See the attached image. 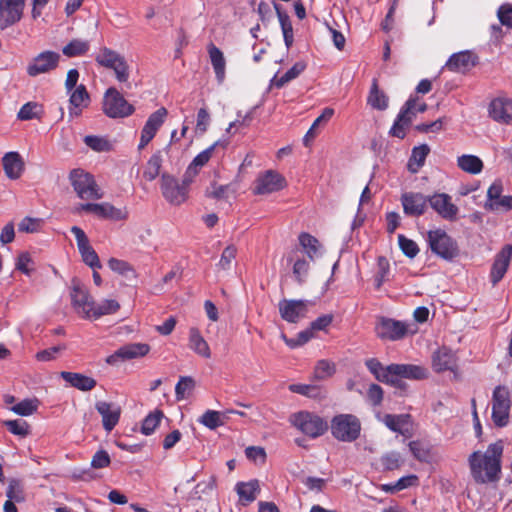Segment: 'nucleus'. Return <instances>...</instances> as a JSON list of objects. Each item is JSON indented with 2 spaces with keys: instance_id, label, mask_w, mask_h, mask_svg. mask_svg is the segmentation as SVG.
<instances>
[{
  "instance_id": "f257e3e1",
  "label": "nucleus",
  "mask_w": 512,
  "mask_h": 512,
  "mask_svg": "<svg viewBox=\"0 0 512 512\" xmlns=\"http://www.w3.org/2000/svg\"><path fill=\"white\" fill-rule=\"evenodd\" d=\"M503 446L499 443L490 444L487 450L473 452L468 459L471 475L477 483L494 482L501 472Z\"/></svg>"
},
{
  "instance_id": "f03ea898",
  "label": "nucleus",
  "mask_w": 512,
  "mask_h": 512,
  "mask_svg": "<svg viewBox=\"0 0 512 512\" xmlns=\"http://www.w3.org/2000/svg\"><path fill=\"white\" fill-rule=\"evenodd\" d=\"M95 61L100 66L113 70L117 81L124 84V88H133L132 83L129 81V65L121 54L112 49L104 47L96 56Z\"/></svg>"
},
{
  "instance_id": "7ed1b4c3",
  "label": "nucleus",
  "mask_w": 512,
  "mask_h": 512,
  "mask_svg": "<svg viewBox=\"0 0 512 512\" xmlns=\"http://www.w3.org/2000/svg\"><path fill=\"white\" fill-rule=\"evenodd\" d=\"M330 430L332 436L338 441L353 442L361 433V422L353 414H338L331 420Z\"/></svg>"
},
{
  "instance_id": "20e7f679",
  "label": "nucleus",
  "mask_w": 512,
  "mask_h": 512,
  "mask_svg": "<svg viewBox=\"0 0 512 512\" xmlns=\"http://www.w3.org/2000/svg\"><path fill=\"white\" fill-rule=\"evenodd\" d=\"M426 240L432 253L444 260L451 261L459 254L457 242L443 229L428 231Z\"/></svg>"
},
{
  "instance_id": "39448f33",
  "label": "nucleus",
  "mask_w": 512,
  "mask_h": 512,
  "mask_svg": "<svg viewBox=\"0 0 512 512\" xmlns=\"http://www.w3.org/2000/svg\"><path fill=\"white\" fill-rule=\"evenodd\" d=\"M69 180L77 196L82 200H99L103 192L97 185L94 177L82 169H73Z\"/></svg>"
},
{
  "instance_id": "423d86ee",
  "label": "nucleus",
  "mask_w": 512,
  "mask_h": 512,
  "mask_svg": "<svg viewBox=\"0 0 512 512\" xmlns=\"http://www.w3.org/2000/svg\"><path fill=\"white\" fill-rule=\"evenodd\" d=\"M290 422L302 433L312 438L323 435L328 429L326 421L320 416L307 411L293 414L290 417Z\"/></svg>"
},
{
  "instance_id": "0eeeda50",
  "label": "nucleus",
  "mask_w": 512,
  "mask_h": 512,
  "mask_svg": "<svg viewBox=\"0 0 512 512\" xmlns=\"http://www.w3.org/2000/svg\"><path fill=\"white\" fill-rule=\"evenodd\" d=\"M134 107L115 87L106 90L103 99V111L110 118L128 117L134 112Z\"/></svg>"
},
{
  "instance_id": "6e6552de",
  "label": "nucleus",
  "mask_w": 512,
  "mask_h": 512,
  "mask_svg": "<svg viewBox=\"0 0 512 512\" xmlns=\"http://www.w3.org/2000/svg\"><path fill=\"white\" fill-rule=\"evenodd\" d=\"M160 189L165 200L172 205H181L188 198L189 189L168 173L161 175Z\"/></svg>"
},
{
  "instance_id": "1a4fd4ad",
  "label": "nucleus",
  "mask_w": 512,
  "mask_h": 512,
  "mask_svg": "<svg viewBox=\"0 0 512 512\" xmlns=\"http://www.w3.org/2000/svg\"><path fill=\"white\" fill-rule=\"evenodd\" d=\"M510 410L509 391L504 386H497L492 396V420L498 427L508 424Z\"/></svg>"
},
{
  "instance_id": "9d476101",
  "label": "nucleus",
  "mask_w": 512,
  "mask_h": 512,
  "mask_svg": "<svg viewBox=\"0 0 512 512\" xmlns=\"http://www.w3.org/2000/svg\"><path fill=\"white\" fill-rule=\"evenodd\" d=\"M72 306L76 313L83 318H92L94 302L89 295L86 287L78 280H72L70 291Z\"/></svg>"
},
{
  "instance_id": "9b49d317",
  "label": "nucleus",
  "mask_w": 512,
  "mask_h": 512,
  "mask_svg": "<svg viewBox=\"0 0 512 512\" xmlns=\"http://www.w3.org/2000/svg\"><path fill=\"white\" fill-rule=\"evenodd\" d=\"M60 54L54 51H44L34 57L27 66V74L36 77L40 74H46L58 67Z\"/></svg>"
},
{
  "instance_id": "f8f14e48",
  "label": "nucleus",
  "mask_w": 512,
  "mask_h": 512,
  "mask_svg": "<svg viewBox=\"0 0 512 512\" xmlns=\"http://www.w3.org/2000/svg\"><path fill=\"white\" fill-rule=\"evenodd\" d=\"M375 333L382 340L396 341L407 334V326L404 322L380 317L375 326Z\"/></svg>"
},
{
  "instance_id": "ddd939ff",
  "label": "nucleus",
  "mask_w": 512,
  "mask_h": 512,
  "mask_svg": "<svg viewBox=\"0 0 512 512\" xmlns=\"http://www.w3.org/2000/svg\"><path fill=\"white\" fill-rule=\"evenodd\" d=\"M89 212L95 214L99 218L110 219L114 221L125 220L128 212L125 209H119L110 203H84L76 208V212Z\"/></svg>"
},
{
  "instance_id": "4468645a",
  "label": "nucleus",
  "mask_w": 512,
  "mask_h": 512,
  "mask_svg": "<svg viewBox=\"0 0 512 512\" xmlns=\"http://www.w3.org/2000/svg\"><path fill=\"white\" fill-rule=\"evenodd\" d=\"M430 207L443 219L455 221L459 214V208L452 202V197L447 193H434L429 196Z\"/></svg>"
},
{
  "instance_id": "2eb2a0df",
  "label": "nucleus",
  "mask_w": 512,
  "mask_h": 512,
  "mask_svg": "<svg viewBox=\"0 0 512 512\" xmlns=\"http://www.w3.org/2000/svg\"><path fill=\"white\" fill-rule=\"evenodd\" d=\"M310 301L283 299L279 302V313L283 320L289 323H297L308 312Z\"/></svg>"
},
{
  "instance_id": "dca6fc26",
  "label": "nucleus",
  "mask_w": 512,
  "mask_h": 512,
  "mask_svg": "<svg viewBox=\"0 0 512 512\" xmlns=\"http://www.w3.org/2000/svg\"><path fill=\"white\" fill-rule=\"evenodd\" d=\"M167 114V109L161 107L148 117L141 131L140 143L138 145L139 150L147 146L155 137L156 133L165 122Z\"/></svg>"
},
{
  "instance_id": "f3484780",
  "label": "nucleus",
  "mask_w": 512,
  "mask_h": 512,
  "mask_svg": "<svg viewBox=\"0 0 512 512\" xmlns=\"http://www.w3.org/2000/svg\"><path fill=\"white\" fill-rule=\"evenodd\" d=\"M71 232L76 238L78 250L82 260L92 269L101 268L99 257L93 247L89 243V239L85 232L78 226H73Z\"/></svg>"
},
{
  "instance_id": "a211bd4d",
  "label": "nucleus",
  "mask_w": 512,
  "mask_h": 512,
  "mask_svg": "<svg viewBox=\"0 0 512 512\" xmlns=\"http://www.w3.org/2000/svg\"><path fill=\"white\" fill-rule=\"evenodd\" d=\"M401 204L405 215L419 217L427 210L429 196L420 192H405L401 195Z\"/></svg>"
},
{
  "instance_id": "6ab92c4d",
  "label": "nucleus",
  "mask_w": 512,
  "mask_h": 512,
  "mask_svg": "<svg viewBox=\"0 0 512 512\" xmlns=\"http://www.w3.org/2000/svg\"><path fill=\"white\" fill-rule=\"evenodd\" d=\"M150 350L148 344L144 343H130L120 347L113 354L106 358V363L109 365H117L120 362L131 360L134 358L145 356Z\"/></svg>"
},
{
  "instance_id": "aec40b11",
  "label": "nucleus",
  "mask_w": 512,
  "mask_h": 512,
  "mask_svg": "<svg viewBox=\"0 0 512 512\" xmlns=\"http://www.w3.org/2000/svg\"><path fill=\"white\" fill-rule=\"evenodd\" d=\"M512 258V244H506L495 255L490 270V282L493 286L498 284L505 276Z\"/></svg>"
},
{
  "instance_id": "412c9836",
  "label": "nucleus",
  "mask_w": 512,
  "mask_h": 512,
  "mask_svg": "<svg viewBox=\"0 0 512 512\" xmlns=\"http://www.w3.org/2000/svg\"><path fill=\"white\" fill-rule=\"evenodd\" d=\"M489 117L500 124L512 123V99L508 97H497L493 99L488 107Z\"/></svg>"
},
{
  "instance_id": "4be33fe9",
  "label": "nucleus",
  "mask_w": 512,
  "mask_h": 512,
  "mask_svg": "<svg viewBox=\"0 0 512 512\" xmlns=\"http://www.w3.org/2000/svg\"><path fill=\"white\" fill-rule=\"evenodd\" d=\"M285 185V179L277 172L268 170L256 180L254 194L263 195L281 190Z\"/></svg>"
},
{
  "instance_id": "5701e85b",
  "label": "nucleus",
  "mask_w": 512,
  "mask_h": 512,
  "mask_svg": "<svg viewBox=\"0 0 512 512\" xmlns=\"http://www.w3.org/2000/svg\"><path fill=\"white\" fill-rule=\"evenodd\" d=\"M95 408L102 417L103 428L107 432L112 431L120 419V406L111 402L98 401L95 404Z\"/></svg>"
},
{
  "instance_id": "b1692460",
  "label": "nucleus",
  "mask_w": 512,
  "mask_h": 512,
  "mask_svg": "<svg viewBox=\"0 0 512 512\" xmlns=\"http://www.w3.org/2000/svg\"><path fill=\"white\" fill-rule=\"evenodd\" d=\"M432 367L437 373L444 371L455 372L457 369L456 354L446 347L439 348L433 353Z\"/></svg>"
},
{
  "instance_id": "393cba45",
  "label": "nucleus",
  "mask_w": 512,
  "mask_h": 512,
  "mask_svg": "<svg viewBox=\"0 0 512 512\" xmlns=\"http://www.w3.org/2000/svg\"><path fill=\"white\" fill-rule=\"evenodd\" d=\"M477 63V57L470 51L454 53L446 62L445 67L453 72L464 73L474 67Z\"/></svg>"
},
{
  "instance_id": "a878e982",
  "label": "nucleus",
  "mask_w": 512,
  "mask_h": 512,
  "mask_svg": "<svg viewBox=\"0 0 512 512\" xmlns=\"http://www.w3.org/2000/svg\"><path fill=\"white\" fill-rule=\"evenodd\" d=\"M388 372L402 379L422 380L427 378V369L415 364H390Z\"/></svg>"
},
{
  "instance_id": "bb28decb",
  "label": "nucleus",
  "mask_w": 512,
  "mask_h": 512,
  "mask_svg": "<svg viewBox=\"0 0 512 512\" xmlns=\"http://www.w3.org/2000/svg\"><path fill=\"white\" fill-rule=\"evenodd\" d=\"M24 0H2L0 3V16L5 26L13 25L21 19Z\"/></svg>"
},
{
  "instance_id": "cd10ccee",
  "label": "nucleus",
  "mask_w": 512,
  "mask_h": 512,
  "mask_svg": "<svg viewBox=\"0 0 512 512\" xmlns=\"http://www.w3.org/2000/svg\"><path fill=\"white\" fill-rule=\"evenodd\" d=\"M89 102L90 97L87 89L83 84H80L71 91L69 98V116L71 118L78 117L81 114L82 109L89 105Z\"/></svg>"
},
{
  "instance_id": "c85d7f7f",
  "label": "nucleus",
  "mask_w": 512,
  "mask_h": 512,
  "mask_svg": "<svg viewBox=\"0 0 512 512\" xmlns=\"http://www.w3.org/2000/svg\"><path fill=\"white\" fill-rule=\"evenodd\" d=\"M60 376L70 386L84 392L91 391L97 385V382L94 378L88 377L81 373L62 371Z\"/></svg>"
},
{
  "instance_id": "c756f323",
  "label": "nucleus",
  "mask_w": 512,
  "mask_h": 512,
  "mask_svg": "<svg viewBox=\"0 0 512 512\" xmlns=\"http://www.w3.org/2000/svg\"><path fill=\"white\" fill-rule=\"evenodd\" d=\"M5 174L10 179H18L23 170L24 163L17 152H8L2 158Z\"/></svg>"
},
{
  "instance_id": "7c9ffc66",
  "label": "nucleus",
  "mask_w": 512,
  "mask_h": 512,
  "mask_svg": "<svg viewBox=\"0 0 512 512\" xmlns=\"http://www.w3.org/2000/svg\"><path fill=\"white\" fill-rule=\"evenodd\" d=\"M235 490L239 496L241 505L246 506L257 498V495L260 492V486L258 480L238 482Z\"/></svg>"
},
{
  "instance_id": "2f4dec72",
  "label": "nucleus",
  "mask_w": 512,
  "mask_h": 512,
  "mask_svg": "<svg viewBox=\"0 0 512 512\" xmlns=\"http://www.w3.org/2000/svg\"><path fill=\"white\" fill-rule=\"evenodd\" d=\"M208 54L216 75V79L219 83H222L225 79L226 70V61L223 52L213 43H211L208 45Z\"/></svg>"
},
{
  "instance_id": "473e14b6",
  "label": "nucleus",
  "mask_w": 512,
  "mask_h": 512,
  "mask_svg": "<svg viewBox=\"0 0 512 512\" xmlns=\"http://www.w3.org/2000/svg\"><path fill=\"white\" fill-rule=\"evenodd\" d=\"M367 104L373 109L384 111L388 108L389 97L386 93L380 90L377 79H373L371 88L367 97Z\"/></svg>"
},
{
  "instance_id": "72a5a7b5",
  "label": "nucleus",
  "mask_w": 512,
  "mask_h": 512,
  "mask_svg": "<svg viewBox=\"0 0 512 512\" xmlns=\"http://www.w3.org/2000/svg\"><path fill=\"white\" fill-rule=\"evenodd\" d=\"M189 347L201 357L207 359L211 357V351L208 343L202 337L200 331L195 327H192L189 330Z\"/></svg>"
},
{
  "instance_id": "f704fd0d",
  "label": "nucleus",
  "mask_w": 512,
  "mask_h": 512,
  "mask_svg": "<svg viewBox=\"0 0 512 512\" xmlns=\"http://www.w3.org/2000/svg\"><path fill=\"white\" fill-rule=\"evenodd\" d=\"M457 165L461 170L469 174H479L483 169L482 160L479 157L470 154L459 156L457 159Z\"/></svg>"
},
{
  "instance_id": "c9c22d12",
  "label": "nucleus",
  "mask_w": 512,
  "mask_h": 512,
  "mask_svg": "<svg viewBox=\"0 0 512 512\" xmlns=\"http://www.w3.org/2000/svg\"><path fill=\"white\" fill-rule=\"evenodd\" d=\"M299 243L311 260L321 255V245L319 241L309 233H301L299 235Z\"/></svg>"
},
{
  "instance_id": "e433bc0d",
  "label": "nucleus",
  "mask_w": 512,
  "mask_h": 512,
  "mask_svg": "<svg viewBox=\"0 0 512 512\" xmlns=\"http://www.w3.org/2000/svg\"><path fill=\"white\" fill-rule=\"evenodd\" d=\"M430 152L427 144L414 147L408 162V168L411 172L416 173L424 165L425 159Z\"/></svg>"
},
{
  "instance_id": "4c0bfd02",
  "label": "nucleus",
  "mask_w": 512,
  "mask_h": 512,
  "mask_svg": "<svg viewBox=\"0 0 512 512\" xmlns=\"http://www.w3.org/2000/svg\"><path fill=\"white\" fill-rule=\"evenodd\" d=\"M277 16L281 25L284 42L287 48H290L294 41L293 27L289 15L281 11L279 5H275Z\"/></svg>"
},
{
  "instance_id": "58836bf2",
  "label": "nucleus",
  "mask_w": 512,
  "mask_h": 512,
  "mask_svg": "<svg viewBox=\"0 0 512 512\" xmlns=\"http://www.w3.org/2000/svg\"><path fill=\"white\" fill-rule=\"evenodd\" d=\"M90 48L89 41L82 39H72L62 48V53L69 57H79L85 55Z\"/></svg>"
},
{
  "instance_id": "ea45409f",
  "label": "nucleus",
  "mask_w": 512,
  "mask_h": 512,
  "mask_svg": "<svg viewBox=\"0 0 512 512\" xmlns=\"http://www.w3.org/2000/svg\"><path fill=\"white\" fill-rule=\"evenodd\" d=\"M306 69V63L303 61L296 62L285 74L277 78L273 77L272 84L277 88L283 87L288 82L297 78Z\"/></svg>"
},
{
  "instance_id": "a19ab883",
  "label": "nucleus",
  "mask_w": 512,
  "mask_h": 512,
  "mask_svg": "<svg viewBox=\"0 0 512 512\" xmlns=\"http://www.w3.org/2000/svg\"><path fill=\"white\" fill-rule=\"evenodd\" d=\"M333 114L334 110L332 108L327 107L322 111L321 115L314 120L312 126L304 136L303 142L305 146H308L310 141H312L316 137L318 133L317 128L320 125L328 122L332 118Z\"/></svg>"
},
{
  "instance_id": "79ce46f5",
  "label": "nucleus",
  "mask_w": 512,
  "mask_h": 512,
  "mask_svg": "<svg viewBox=\"0 0 512 512\" xmlns=\"http://www.w3.org/2000/svg\"><path fill=\"white\" fill-rule=\"evenodd\" d=\"M162 151H156L148 160L146 168L143 172V176L148 181H153L160 173L162 166Z\"/></svg>"
},
{
  "instance_id": "37998d69",
  "label": "nucleus",
  "mask_w": 512,
  "mask_h": 512,
  "mask_svg": "<svg viewBox=\"0 0 512 512\" xmlns=\"http://www.w3.org/2000/svg\"><path fill=\"white\" fill-rule=\"evenodd\" d=\"M365 364L367 369L380 382L385 383L388 380L389 376L392 375L391 373L388 372L389 365L384 367L382 363L376 358L367 359Z\"/></svg>"
},
{
  "instance_id": "c03bdc74",
  "label": "nucleus",
  "mask_w": 512,
  "mask_h": 512,
  "mask_svg": "<svg viewBox=\"0 0 512 512\" xmlns=\"http://www.w3.org/2000/svg\"><path fill=\"white\" fill-rule=\"evenodd\" d=\"M195 388V381L190 376L180 377L178 383L175 386V395L177 400H183L188 398Z\"/></svg>"
},
{
  "instance_id": "a18cd8bd",
  "label": "nucleus",
  "mask_w": 512,
  "mask_h": 512,
  "mask_svg": "<svg viewBox=\"0 0 512 512\" xmlns=\"http://www.w3.org/2000/svg\"><path fill=\"white\" fill-rule=\"evenodd\" d=\"M108 266L112 271L126 277L129 280L136 278L135 270L128 262L124 260L111 258L108 261Z\"/></svg>"
},
{
  "instance_id": "49530a36",
  "label": "nucleus",
  "mask_w": 512,
  "mask_h": 512,
  "mask_svg": "<svg viewBox=\"0 0 512 512\" xmlns=\"http://www.w3.org/2000/svg\"><path fill=\"white\" fill-rule=\"evenodd\" d=\"M227 143L226 142H220L217 141L211 146H209L207 149L200 152L190 163L194 167L198 168L199 170L211 159L214 151L217 149V147H221L222 149L226 148Z\"/></svg>"
},
{
  "instance_id": "de8ad7c7",
  "label": "nucleus",
  "mask_w": 512,
  "mask_h": 512,
  "mask_svg": "<svg viewBox=\"0 0 512 512\" xmlns=\"http://www.w3.org/2000/svg\"><path fill=\"white\" fill-rule=\"evenodd\" d=\"M39 400L37 398L24 399L11 407V411L20 416H30L37 411Z\"/></svg>"
},
{
  "instance_id": "09e8293b",
  "label": "nucleus",
  "mask_w": 512,
  "mask_h": 512,
  "mask_svg": "<svg viewBox=\"0 0 512 512\" xmlns=\"http://www.w3.org/2000/svg\"><path fill=\"white\" fill-rule=\"evenodd\" d=\"M335 373V364L329 360H319L314 368L313 378L315 380H324Z\"/></svg>"
},
{
  "instance_id": "8fccbe9b",
  "label": "nucleus",
  "mask_w": 512,
  "mask_h": 512,
  "mask_svg": "<svg viewBox=\"0 0 512 512\" xmlns=\"http://www.w3.org/2000/svg\"><path fill=\"white\" fill-rule=\"evenodd\" d=\"M412 121V117H406L404 113H399L390 129V134L393 137L403 139L406 135V128L409 127Z\"/></svg>"
},
{
  "instance_id": "3c124183",
  "label": "nucleus",
  "mask_w": 512,
  "mask_h": 512,
  "mask_svg": "<svg viewBox=\"0 0 512 512\" xmlns=\"http://www.w3.org/2000/svg\"><path fill=\"white\" fill-rule=\"evenodd\" d=\"M4 426L10 433L20 437H26L30 434V425L22 419L6 420Z\"/></svg>"
},
{
  "instance_id": "603ef678",
  "label": "nucleus",
  "mask_w": 512,
  "mask_h": 512,
  "mask_svg": "<svg viewBox=\"0 0 512 512\" xmlns=\"http://www.w3.org/2000/svg\"><path fill=\"white\" fill-rule=\"evenodd\" d=\"M120 308L119 303L113 299H106L99 305L95 306L92 313V318L98 319L103 315L115 313Z\"/></svg>"
},
{
  "instance_id": "864d4df0",
  "label": "nucleus",
  "mask_w": 512,
  "mask_h": 512,
  "mask_svg": "<svg viewBox=\"0 0 512 512\" xmlns=\"http://www.w3.org/2000/svg\"><path fill=\"white\" fill-rule=\"evenodd\" d=\"M230 193H232L230 185H217L216 183H212L206 189L205 195L208 198H213L216 200H227Z\"/></svg>"
},
{
  "instance_id": "5fc2aeb1",
  "label": "nucleus",
  "mask_w": 512,
  "mask_h": 512,
  "mask_svg": "<svg viewBox=\"0 0 512 512\" xmlns=\"http://www.w3.org/2000/svg\"><path fill=\"white\" fill-rule=\"evenodd\" d=\"M163 417V413L160 410H156L145 417L142 423L141 431L145 435L152 434L156 427L160 424Z\"/></svg>"
},
{
  "instance_id": "6e6d98bb",
  "label": "nucleus",
  "mask_w": 512,
  "mask_h": 512,
  "mask_svg": "<svg viewBox=\"0 0 512 512\" xmlns=\"http://www.w3.org/2000/svg\"><path fill=\"white\" fill-rule=\"evenodd\" d=\"M289 390L310 398H317L321 394V388L314 384H291Z\"/></svg>"
},
{
  "instance_id": "4d7b16f0",
  "label": "nucleus",
  "mask_w": 512,
  "mask_h": 512,
  "mask_svg": "<svg viewBox=\"0 0 512 512\" xmlns=\"http://www.w3.org/2000/svg\"><path fill=\"white\" fill-rule=\"evenodd\" d=\"M199 422L207 428L214 430L224 424L221 414L215 410H207L199 419Z\"/></svg>"
},
{
  "instance_id": "13d9d810",
  "label": "nucleus",
  "mask_w": 512,
  "mask_h": 512,
  "mask_svg": "<svg viewBox=\"0 0 512 512\" xmlns=\"http://www.w3.org/2000/svg\"><path fill=\"white\" fill-rule=\"evenodd\" d=\"M6 496L8 500L15 501V502H22L25 500L24 492L22 485L19 480L17 479H11L9 481L7 490H6Z\"/></svg>"
},
{
  "instance_id": "bf43d9fd",
  "label": "nucleus",
  "mask_w": 512,
  "mask_h": 512,
  "mask_svg": "<svg viewBox=\"0 0 512 512\" xmlns=\"http://www.w3.org/2000/svg\"><path fill=\"white\" fill-rule=\"evenodd\" d=\"M39 110L40 106L36 102H27L20 108L17 118L23 121L39 118Z\"/></svg>"
},
{
  "instance_id": "052dcab7",
  "label": "nucleus",
  "mask_w": 512,
  "mask_h": 512,
  "mask_svg": "<svg viewBox=\"0 0 512 512\" xmlns=\"http://www.w3.org/2000/svg\"><path fill=\"white\" fill-rule=\"evenodd\" d=\"M408 415H384V424L393 432H401V427L407 424Z\"/></svg>"
},
{
  "instance_id": "680f3d73",
  "label": "nucleus",
  "mask_w": 512,
  "mask_h": 512,
  "mask_svg": "<svg viewBox=\"0 0 512 512\" xmlns=\"http://www.w3.org/2000/svg\"><path fill=\"white\" fill-rule=\"evenodd\" d=\"M398 243L402 252L409 258H414L419 253V248L416 242L408 239L402 234L398 235Z\"/></svg>"
},
{
  "instance_id": "e2e57ef3",
  "label": "nucleus",
  "mask_w": 512,
  "mask_h": 512,
  "mask_svg": "<svg viewBox=\"0 0 512 512\" xmlns=\"http://www.w3.org/2000/svg\"><path fill=\"white\" fill-rule=\"evenodd\" d=\"M43 224L40 218L25 217L18 225V230L25 233H35L39 231Z\"/></svg>"
},
{
  "instance_id": "0e129e2a",
  "label": "nucleus",
  "mask_w": 512,
  "mask_h": 512,
  "mask_svg": "<svg viewBox=\"0 0 512 512\" xmlns=\"http://www.w3.org/2000/svg\"><path fill=\"white\" fill-rule=\"evenodd\" d=\"M485 209L497 212L512 210V196L503 195L497 202L485 203Z\"/></svg>"
},
{
  "instance_id": "69168bd1",
  "label": "nucleus",
  "mask_w": 512,
  "mask_h": 512,
  "mask_svg": "<svg viewBox=\"0 0 512 512\" xmlns=\"http://www.w3.org/2000/svg\"><path fill=\"white\" fill-rule=\"evenodd\" d=\"M84 143L94 151H106L109 149V143L102 137L88 135L84 138Z\"/></svg>"
},
{
  "instance_id": "338daca9",
  "label": "nucleus",
  "mask_w": 512,
  "mask_h": 512,
  "mask_svg": "<svg viewBox=\"0 0 512 512\" xmlns=\"http://www.w3.org/2000/svg\"><path fill=\"white\" fill-rule=\"evenodd\" d=\"M236 253H237V249L235 246H233V245L227 246L222 252L218 266L223 270L229 269L232 261L236 257Z\"/></svg>"
},
{
  "instance_id": "774afa93",
  "label": "nucleus",
  "mask_w": 512,
  "mask_h": 512,
  "mask_svg": "<svg viewBox=\"0 0 512 512\" xmlns=\"http://www.w3.org/2000/svg\"><path fill=\"white\" fill-rule=\"evenodd\" d=\"M499 21L502 25L512 28V5L509 3L502 4L497 12Z\"/></svg>"
}]
</instances>
